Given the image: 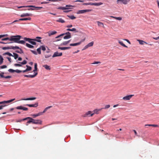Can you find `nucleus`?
<instances>
[{
  "label": "nucleus",
  "mask_w": 159,
  "mask_h": 159,
  "mask_svg": "<svg viewBox=\"0 0 159 159\" xmlns=\"http://www.w3.org/2000/svg\"><path fill=\"white\" fill-rule=\"evenodd\" d=\"M21 37V36L19 35L12 36L10 37V41L18 43V40L20 39Z\"/></svg>",
  "instance_id": "nucleus-1"
},
{
  "label": "nucleus",
  "mask_w": 159,
  "mask_h": 159,
  "mask_svg": "<svg viewBox=\"0 0 159 159\" xmlns=\"http://www.w3.org/2000/svg\"><path fill=\"white\" fill-rule=\"evenodd\" d=\"M93 112L91 111H89L83 115L82 116L84 117L87 116H92L94 115V113H93Z\"/></svg>",
  "instance_id": "nucleus-2"
},
{
  "label": "nucleus",
  "mask_w": 159,
  "mask_h": 159,
  "mask_svg": "<svg viewBox=\"0 0 159 159\" xmlns=\"http://www.w3.org/2000/svg\"><path fill=\"white\" fill-rule=\"evenodd\" d=\"M24 39L25 41H28L30 43L33 45H35L36 44V43L34 41H34V39H31L26 37L24 38Z\"/></svg>",
  "instance_id": "nucleus-3"
},
{
  "label": "nucleus",
  "mask_w": 159,
  "mask_h": 159,
  "mask_svg": "<svg viewBox=\"0 0 159 159\" xmlns=\"http://www.w3.org/2000/svg\"><path fill=\"white\" fill-rule=\"evenodd\" d=\"M70 7H74V6L70 5H66L65 7H58L57 8L58 9H61L62 10H68L69 9H70L71 8H69Z\"/></svg>",
  "instance_id": "nucleus-4"
},
{
  "label": "nucleus",
  "mask_w": 159,
  "mask_h": 159,
  "mask_svg": "<svg viewBox=\"0 0 159 159\" xmlns=\"http://www.w3.org/2000/svg\"><path fill=\"white\" fill-rule=\"evenodd\" d=\"M19 48V47L17 46H10V47H4L2 48V49L3 50H6V49H13L14 50H15V48Z\"/></svg>",
  "instance_id": "nucleus-5"
},
{
  "label": "nucleus",
  "mask_w": 159,
  "mask_h": 159,
  "mask_svg": "<svg viewBox=\"0 0 159 159\" xmlns=\"http://www.w3.org/2000/svg\"><path fill=\"white\" fill-rule=\"evenodd\" d=\"M30 119L33 120L32 123L36 124H41L42 121L40 120H34L32 118L30 117Z\"/></svg>",
  "instance_id": "nucleus-6"
},
{
  "label": "nucleus",
  "mask_w": 159,
  "mask_h": 159,
  "mask_svg": "<svg viewBox=\"0 0 159 159\" xmlns=\"http://www.w3.org/2000/svg\"><path fill=\"white\" fill-rule=\"evenodd\" d=\"M91 9L83 10L79 11L77 13L78 14H83L86 12H89L92 11Z\"/></svg>",
  "instance_id": "nucleus-7"
},
{
  "label": "nucleus",
  "mask_w": 159,
  "mask_h": 159,
  "mask_svg": "<svg viewBox=\"0 0 159 159\" xmlns=\"http://www.w3.org/2000/svg\"><path fill=\"white\" fill-rule=\"evenodd\" d=\"M134 96V95H130L126 96L123 98L122 99L124 100H129L131 98Z\"/></svg>",
  "instance_id": "nucleus-8"
},
{
  "label": "nucleus",
  "mask_w": 159,
  "mask_h": 159,
  "mask_svg": "<svg viewBox=\"0 0 159 159\" xmlns=\"http://www.w3.org/2000/svg\"><path fill=\"white\" fill-rule=\"evenodd\" d=\"M18 8H20L22 7H33L36 9H39V7H36L35 6H32V5H30V6H24L20 7H17Z\"/></svg>",
  "instance_id": "nucleus-9"
},
{
  "label": "nucleus",
  "mask_w": 159,
  "mask_h": 159,
  "mask_svg": "<svg viewBox=\"0 0 159 159\" xmlns=\"http://www.w3.org/2000/svg\"><path fill=\"white\" fill-rule=\"evenodd\" d=\"M130 1V0H117V3L122 2L124 4H126Z\"/></svg>",
  "instance_id": "nucleus-10"
},
{
  "label": "nucleus",
  "mask_w": 159,
  "mask_h": 159,
  "mask_svg": "<svg viewBox=\"0 0 159 159\" xmlns=\"http://www.w3.org/2000/svg\"><path fill=\"white\" fill-rule=\"evenodd\" d=\"M62 52H55L54 53L53 56L52 57H56L61 56L62 55Z\"/></svg>",
  "instance_id": "nucleus-11"
},
{
  "label": "nucleus",
  "mask_w": 159,
  "mask_h": 159,
  "mask_svg": "<svg viewBox=\"0 0 159 159\" xmlns=\"http://www.w3.org/2000/svg\"><path fill=\"white\" fill-rule=\"evenodd\" d=\"M93 43L94 42L93 41L89 43L87 45L84 47V48L83 49V50H84L89 47L92 46L93 44Z\"/></svg>",
  "instance_id": "nucleus-12"
},
{
  "label": "nucleus",
  "mask_w": 159,
  "mask_h": 159,
  "mask_svg": "<svg viewBox=\"0 0 159 159\" xmlns=\"http://www.w3.org/2000/svg\"><path fill=\"white\" fill-rule=\"evenodd\" d=\"M15 100V98L13 99L9 100H8L7 101H4L2 102H0V104H4L5 103H10L11 102H12L13 101H14Z\"/></svg>",
  "instance_id": "nucleus-13"
},
{
  "label": "nucleus",
  "mask_w": 159,
  "mask_h": 159,
  "mask_svg": "<svg viewBox=\"0 0 159 159\" xmlns=\"http://www.w3.org/2000/svg\"><path fill=\"white\" fill-rule=\"evenodd\" d=\"M16 108L17 109L23 110L24 111H27L28 110V108H27L21 106H18L16 107Z\"/></svg>",
  "instance_id": "nucleus-14"
},
{
  "label": "nucleus",
  "mask_w": 159,
  "mask_h": 159,
  "mask_svg": "<svg viewBox=\"0 0 159 159\" xmlns=\"http://www.w3.org/2000/svg\"><path fill=\"white\" fill-rule=\"evenodd\" d=\"M26 105L30 107H36L38 106V103L37 102L34 104H26Z\"/></svg>",
  "instance_id": "nucleus-15"
},
{
  "label": "nucleus",
  "mask_w": 159,
  "mask_h": 159,
  "mask_svg": "<svg viewBox=\"0 0 159 159\" xmlns=\"http://www.w3.org/2000/svg\"><path fill=\"white\" fill-rule=\"evenodd\" d=\"M69 34H71L69 32H66V33L62 34H60V35L56 37V38L57 39V38H60V37H61V36L64 35H69Z\"/></svg>",
  "instance_id": "nucleus-16"
},
{
  "label": "nucleus",
  "mask_w": 159,
  "mask_h": 159,
  "mask_svg": "<svg viewBox=\"0 0 159 159\" xmlns=\"http://www.w3.org/2000/svg\"><path fill=\"white\" fill-rule=\"evenodd\" d=\"M32 14L28 13H23L21 14L20 16L21 17H24L25 16H31Z\"/></svg>",
  "instance_id": "nucleus-17"
},
{
  "label": "nucleus",
  "mask_w": 159,
  "mask_h": 159,
  "mask_svg": "<svg viewBox=\"0 0 159 159\" xmlns=\"http://www.w3.org/2000/svg\"><path fill=\"white\" fill-rule=\"evenodd\" d=\"M70 48V47H59L58 48V49H61V50H65L66 49H69Z\"/></svg>",
  "instance_id": "nucleus-18"
},
{
  "label": "nucleus",
  "mask_w": 159,
  "mask_h": 159,
  "mask_svg": "<svg viewBox=\"0 0 159 159\" xmlns=\"http://www.w3.org/2000/svg\"><path fill=\"white\" fill-rule=\"evenodd\" d=\"M102 109V108L100 109H96L93 110V113H94V114H98L99 113V112Z\"/></svg>",
  "instance_id": "nucleus-19"
},
{
  "label": "nucleus",
  "mask_w": 159,
  "mask_h": 159,
  "mask_svg": "<svg viewBox=\"0 0 159 159\" xmlns=\"http://www.w3.org/2000/svg\"><path fill=\"white\" fill-rule=\"evenodd\" d=\"M137 41L139 42V43L141 45H143L144 43H145L146 44H148V43L144 41L143 40L138 39Z\"/></svg>",
  "instance_id": "nucleus-20"
},
{
  "label": "nucleus",
  "mask_w": 159,
  "mask_h": 159,
  "mask_svg": "<svg viewBox=\"0 0 159 159\" xmlns=\"http://www.w3.org/2000/svg\"><path fill=\"white\" fill-rule=\"evenodd\" d=\"M36 99V98L33 97L31 98H27L22 99L21 100H35Z\"/></svg>",
  "instance_id": "nucleus-21"
},
{
  "label": "nucleus",
  "mask_w": 159,
  "mask_h": 159,
  "mask_svg": "<svg viewBox=\"0 0 159 159\" xmlns=\"http://www.w3.org/2000/svg\"><path fill=\"white\" fill-rule=\"evenodd\" d=\"M81 43V42H78V43H70V46H77V45H80Z\"/></svg>",
  "instance_id": "nucleus-22"
},
{
  "label": "nucleus",
  "mask_w": 159,
  "mask_h": 159,
  "mask_svg": "<svg viewBox=\"0 0 159 159\" xmlns=\"http://www.w3.org/2000/svg\"><path fill=\"white\" fill-rule=\"evenodd\" d=\"M70 40H69L68 41H65L61 43V45H66L67 44L69 43L70 42Z\"/></svg>",
  "instance_id": "nucleus-23"
},
{
  "label": "nucleus",
  "mask_w": 159,
  "mask_h": 159,
  "mask_svg": "<svg viewBox=\"0 0 159 159\" xmlns=\"http://www.w3.org/2000/svg\"><path fill=\"white\" fill-rule=\"evenodd\" d=\"M67 31H75V32H78V31L75 28H73L72 29H68L66 30Z\"/></svg>",
  "instance_id": "nucleus-24"
},
{
  "label": "nucleus",
  "mask_w": 159,
  "mask_h": 159,
  "mask_svg": "<svg viewBox=\"0 0 159 159\" xmlns=\"http://www.w3.org/2000/svg\"><path fill=\"white\" fill-rule=\"evenodd\" d=\"M19 49L20 50V51H18V50H16V52L20 53V54L24 53L23 51L22 50L21 48H20L19 47V48H15V49Z\"/></svg>",
  "instance_id": "nucleus-25"
},
{
  "label": "nucleus",
  "mask_w": 159,
  "mask_h": 159,
  "mask_svg": "<svg viewBox=\"0 0 159 159\" xmlns=\"http://www.w3.org/2000/svg\"><path fill=\"white\" fill-rule=\"evenodd\" d=\"M41 115H42V113L40 112L38 114H33L32 116L34 118H35V117L40 116Z\"/></svg>",
  "instance_id": "nucleus-26"
},
{
  "label": "nucleus",
  "mask_w": 159,
  "mask_h": 159,
  "mask_svg": "<svg viewBox=\"0 0 159 159\" xmlns=\"http://www.w3.org/2000/svg\"><path fill=\"white\" fill-rule=\"evenodd\" d=\"M52 107V106H49L48 107H46L43 110V111L42 112H41V113H42V115H43V113L45 112L47 110L51 108Z\"/></svg>",
  "instance_id": "nucleus-27"
},
{
  "label": "nucleus",
  "mask_w": 159,
  "mask_h": 159,
  "mask_svg": "<svg viewBox=\"0 0 159 159\" xmlns=\"http://www.w3.org/2000/svg\"><path fill=\"white\" fill-rule=\"evenodd\" d=\"M12 57L14 58L15 59H16L18 57V55L15 53H13Z\"/></svg>",
  "instance_id": "nucleus-28"
},
{
  "label": "nucleus",
  "mask_w": 159,
  "mask_h": 159,
  "mask_svg": "<svg viewBox=\"0 0 159 159\" xmlns=\"http://www.w3.org/2000/svg\"><path fill=\"white\" fill-rule=\"evenodd\" d=\"M41 39V38L39 37H37L36 38V39H34V41H36L39 42H41V40L40 39Z\"/></svg>",
  "instance_id": "nucleus-29"
},
{
  "label": "nucleus",
  "mask_w": 159,
  "mask_h": 159,
  "mask_svg": "<svg viewBox=\"0 0 159 159\" xmlns=\"http://www.w3.org/2000/svg\"><path fill=\"white\" fill-rule=\"evenodd\" d=\"M43 66L47 70H51V68L50 66L47 65H44Z\"/></svg>",
  "instance_id": "nucleus-30"
},
{
  "label": "nucleus",
  "mask_w": 159,
  "mask_h": 159,
  "mask_svg": "<svg viewBox=\"0 0 159 159\" xmlns=\"http://www.w3.org/2000/svg\"><path fill=\"white\" fill-rule=\"evenodd\" d=\"M56 21L57 22H61L62 23L65 22V21L61 18H59L58 20H57Z\"/></svg>",
  "instance_id": "nucleus-31"
},
{
  "label": "nucleus",
  "mask_w": 159,
  "mask_h": 159,
  "mask_svg": "<svg viewBox=\"0 0 159 159\" xmlns=\"http://www.w3.org/2000/svg\"><path fill=\"white\" fill-rule=\"evenodd\" d=\"M118 43L122 46H123L124 47H126V48H128L127 46L125 45L123 43V42L120 40H119L118 41Z\"/></svg>",
  "instance_id": "nucleus-32"
},
{
  "label": "nucleus",
  "mask_w": 159,
  "mask_h": 159,
  "mask_svg": "<svg viewBox=\"0 0 159 159\" xmlns=\"http://www.w3.org/2000/svg\"><path fill=\"white\" fill-rule=\"evenodd\" d=\"M31 19V18L29 17V18H26L20 19H19V20H30Z\"/></svg>",
  "instance_id": "nucleus-33"
},
{
  "label": "nucleus",
  "mask_w": 159,
  "mask_h": 159,
  "mask_svg": "<svg viewBox=\"0 0 159 159\" xmlns=\"http://www.w3.org/2000/svg\"><path fill=\"white\" fill-rule=\"evenodd\" d=\"M145 126H152L154 127H158V125H151V124H146L145 125Z\"/></svg>",
  "instance_id": "nucleus-34"
},
{
  "label": "nucleus",
  "mask_w": 159,
  "mask_h": 159,
  "mask_svg": "<svg viewBox=\"0 0 159 159\" xmlns=\"http://www.w3.org/2000/svg\"><path fill=\"white\" fill-rule=\"evenodd\" d=\"M71 34H69V35H66L64 37V39H67L71 38Z\"/></svg>",
  "instance_id": "nucleus-35"
},
{
  "label": "nucleus",
  "mask_w": 159,
  "mask_h": 159,
  "mask_svg": "<svg viewBox=\"0 0 159 159\" xmlns=\"http://www.w3.org/2000/svg\"><path fill=\"white\" fill-rule=\"evenodd\" d=\"M57 33V32L56 31H53L50 32L48 33L49 36H50L51 35H54V34H56Z\"/></svg>",
  "instance_id": "nucleus-36"
},
{
  "label": "nucleus",
  "mask_w": 159,
  "mask_h": 159,
  "mask_svg": "<svg viewBox=\"0 0 159 159\" xmlns=\"http://www.w3.org/2000/svg\"><path fill=\"white\" fill-rule=\"evenodd\" d=\"M97 23H98V26H101L103 27L104 25H103V24L102 23L99 22V21H97Z\"/></svg>",
  "instance_id": "nucleus-37"
},
{
  "label": "nucleus",
  "mask_w": 159,
  "mask_h": 159,
  "mask_svg": "<svg viewBox=\"0 0 159 159\" xmlns=\"http://www.w3.org/2000/svg\"><path fill=\"white\" fill-rule=\"evenodd\" d=\"M110 17L115 18V19L118 20H122V18L120 17H114L113 16H110Z\"/></svg>",
  "instance_id": "nucleus-38"
},
{
  "label": "nucleus",
  "mask_w": 159,
  "mask_h": 159,
  "mask_svg": "<svg viewBox=\"0 0 159 159\" xmlns=\"http://www.w3.org/2000/svg\"><path fill=\"white\" fill-rule=\"evenodd\" d=\"M3 59L2 56L0 55V65H1L3 62Z\"/></svg>",
  "instance_id": "nucleus-39"
},
{
  "label": "nucleus",
  "mask_w": 159,
  "mask_h": 159,
  "mask_svg": "<svg viewBox=\"0 0 159 159\" xmlns=\"http://www.w3.org/2000/svg\"><path fill=\"white\" fill-rule=\"evenodd\" d=\"M37 64L36 63H35V64H34V69L33 70V71L35 73H36L35 71H37Z\"/></svg>",
  "instance_id": "nucleus-40"
},
{
  "label": "nucleus",
  "mask_w": 159,
  "mask_h": 159,
  "mask_svg": "<svg viewBox=\"0 0 159 159\" xmlns=\"http://www.w3.org/2000/svg\"><path fill=\"white\" fill-rule=\"evenodd\" d=\"M26 45L27 47L30 48H33L34 47L33 45H32L28 43H26Z\"/></svg>",
  "instance_id": "nucleus-41"
},
{
  "label": "nucleus",
  "mask_w": 159,
  "mask_h": 159,
  "mask_svg": "<svg viewBox=\"0 0 159 159\" xmlns=\"http://www.w3.org/2000/svg\"><path fill=\"white\" fill-rule=\"evenodd\" d=\"M67 16L71 20H74L76 18V17L74 16Z\"/></svg>",
  "instance_id": "nucleus-42"
},
{
  "label": "nucleus",
  "mask_w": 159,
  "mask_h": 159,
  "mask_svg": "<svg viewBox=\"0 0 159 159\" xmlns=\"http://www.w3.org/2000/svg\"><path fill=\"white\" fill-rule=\"evenodd\" d=\"M37 74H38V73L36 72V73H35V74L34 75H30V78H33L34 77L37 75Z\"/></svg>",
  "instance_id": "nucleus-43"
},
{
  "label": "nucleus",
  "mask_w": 159,
  "mask_h": 159,
  "mask_svg": "<svg viewBox=\"0 0 159 159\" xmlns=\"http://www.w3.org/2000/svg\"><path fill=\"white\" fill-rule=\"evenodd\" d=\"M102 4V3L101 2H100L99 3H94V5L96 6H99Z\"/></svg>",
  "instance_id": "nucleus-44"
},
{
  "label": "nucleus",
  "mask_w": 159,
  "mask_h": 159,
  "mask_svg": "<svg viewBox=\"0 0 159 159\" xmlns=\"http://www.w3.org/2000/svg\"><path fill=\"white\" fill-rule=\"evenodd\" d=\"M25 43V42L24 40H18V43H20L22 44H24Z\"/></svg>",
  "instance_id": "nucleus-45"
},
{
  "label": "nucleus",
  "mask_w": 159,
  "mask_h": 159,
  "mask_svg": "<svg viewBox=\"0 0 159 159\" xmlns=\"http://www.w3.org/2000/svg\"><path fill=\"white\" fill-rule=\"evenodd\" d=\"M26 66L27 67V68L26 69L27 71H30L31 70L32 68L31 67L28 66V65H26Z\"/></svg>",
  "instance_id": "nucleus-46"
},
{
  "label": "nucleus",
  "mask_w": 159,
  "mask_h": 159,
  "mask_svg": "<svg viewBox=\"0 0 159 159\" xmlns=\"http://www.w3.org/2000/svg\"><path fill=\"white\" fill-rule=\"evenodd\" d=\"M10 38L7 37V38L2 39V41H5V40H9L10 41Z\"/></svg>",
  "instance_id": "nucleus-47"
},
{
  "label": "nucleus",
  "mask_w": 159,
  "mask_h": 159,
  "mask_svg": "<svg viewBox=\"0 0 159 159\" xmlns=\"http://www.w3.org/2000/svg\"><path fill=\"white\" fill-rule=\"evenodd\" d=\"M27 61L25 60H24L22 62H19V63H21V65H25L27 63Z\"/></svg>",
  "instance_id": "nucleus-48"
},
{
  "label": "nucleus",
  "mask_w": 159,
  "mask_h": 159,
  "mask_svg": "<svg viewBox=\"0 0 159 159\" xmlns=\"http://www.w3.org/2000/svg\"><path fill=\"white\" fill-rule=\"evenodd\" d=\"M41 48L40 47L38 48L37 50V51L39 54H40L41 53Z\"/></svg>",
  "instance_id": "nucleus-49"
},
{
  "label": "nucleus",
  "mask_w": 159,
  "mask_h": 159,
  "mask_svg": "<svg viewBox=\"0 0 159 159\" xmlns=\"http://www.w3.org/2000/svg\"><path fill=\"white\" fill-rule=\"evenodd\" d=\"M8 71L11 73H13L15 72V70H14L12 69H10L8 70Z\"/></svg>",
  "instance_id": "nucleus-50"
},
{
  "label": "nucleus",
  "mask_w": 159,
  "mask_h": 159,
  "mask_svg": "<svg viewBox=\"0 0 159 159\" xmlns=\"http://www.w3.org/2000/svg\"><path fill=\"white\" fill-rule=\"evenodd\" d=\"M8 36V35L7 34L0 35V39L2 37L7 36Z\"/></svg>",
  "instance_id": "nucleus-51"
},
{
  "label": "nucleus",
  "mask_w": 159,
  "mask_h": 159,
  "mask_svg": "<svg viewBox=\"0 0 159 159\" xmlns=\"http://www.w3.org/2000/svg\"><path fill=\"white\" fill-rule=\"evenodd\" d=\"M14 65L15 66H19V67L22 66V65L21 64H19L16 63V64H14Z\"/></svg>",
  "instance_id": "nucleus-52"
},
{
  "label": "nucleus",
  "mask_w": 159,
  "mask_h": 159,
  "mask_svg": "<svg viewBox=\"0 0 159 159\" xmlns=\"http://www.w3.org/2000/svg\"><path fill=\"white\" fill-rule=\"evenodd\" d=\"M4 54L8 55L9 56H12V55L11 53H9V52H6Z\"/></svg>",
  "instance_id": "nucleus-53"
},
{
  "label": "nucleus",
  "mask_w": 159,
  "mask_h": 159,
  "mask_svg": "<svg viewBox=\"0 0 159 159\" xmlns=\"http://www.w3.org/2000/svg\"><path fill=\"white\" fill-rule=\"evenodd\" d=\"M7 67V66L6 65H3L0 66V68L1 69H4L5 68Z\"/></svg>",
  "instance_id": "nucleus-54"
},
{
  "label": "nucleus",
  "mask_w": 159,
  "mask_h": 159,
  "mask_svg": "<svg viewBox=\"0 0 159 159\" xmlns=\"http://www.w3.org/2000/svg\"><path fill=\"white\" fill-rule=\"evenodd\" d=\"M15 72L17 73H20L22 72V70H15Z\"/></svg>",
  "instance_id": "nucleus-55"
},
{
  "label": "nucleus",
  "mask_w": 159,
  "mask_h": 159,
  "mask_svg": "<svg viewBox=\"0 0 159 159\" xmlns=\"http://www.w3.org/2000/svg\"><path fill=\"white\" fill-rule=\"evenodd\" d=\"M40 48H41L42 50L43 51H45L46 50V48L44 46H41Z\"/></svg>",
  "instance_id": "nucleus-56"
},
{
  "label": "nucleus",
  "mask_w": 159,
  "mask_h": 159,
  "mask_svg": "<svg viewBox=\"0 0 159 159\" xmlns=\"http://www.w3.org/2000/svg\"><path fill=\"white\" fill-rule=\"evenodd\" d=\"M110 107V106L109 105H106L105 106L104 108L105 109H107V108H109Z\"/></svg>",
  "instance_id": "nucleus-57"
},
{
  "label": "nucleus",
  "mask_w": 159,
  "mask_h": 159,
  "mask_svg": "<svg viewBox=\"0 0 159 159\" xmlns=\"http://www.w3.org/2000/svg\"><path fill=\"white\" fill-rule=\"evenodd\" d=\"M30 51L34 54L37 55V52L36 51L33 50H30Z\"/></svg>",
  "instance_id": "nucleus-58"
},
{
  "label": "nucleus",
  "mask_w": 159,
  "mask_h": 159,
  "mask_svg": "<svg viewBox=\"0 0 159 159\" xmlns=\"http://www.w3.org/2000/svg\"><path fill=\"white\" fill-rule=\"evenodd\" d=\"M30 119V120L27 121V122L26 123L27 124H29L31 123H32L33 120L30 119Z\"/></svg>",
  "instance_id": "nucleus-59"
},
{
  "label": "nucleus",
  "mask_w": 159,
  "mask_h": 159,
  "mask_svg": "<svg viewBox=\"0 0 159 159\" xmlns=\"http://www.w3.org/2000/svg\"><path fill=\"white\" fill-rule=\"evenodd\" d=\"M30 117H27L26 118H24L23 119H22L21 121H24V120H26L27 119H30Z\"/></svg>",
  "instance_id": "nucleus-60"
},
{
  "label": "nucleus",
  "mask_w": 159,
  "mask_h": 159,
  "mask_svg": "<svg viewBox=\"0 0 159 159\" xmlns=\"http://www.w3.org/2000/svg\"><path fill=\"white\" fill-rule=\"evenodd\" d=\"M101 62L100 61H95L93 63H92V64H98L100 63Z\"/></svg>",
  "instance_id": "nucleus-61"
},
{
  "label": "nucleus",
  "mask_w": 159,
  "mask_h": 159,
  "mask_svg": "<svg viewBox=\"0 0 159 159\" xmlns=\"http://www.w3.org/2000/svg\"><path fill=\"white\" fill-rule=\"evenodd\" d=\"M49 3L48 2L44 1V2H41V4H47V3Z\"/></svg>",
  "instance_id": "nucleus-62"
},
{
  "label": "nucleus",
  "mask_w": 159,
  "mask_h": 159,
  "mask_svg": "<svg viewBox=\"0 0 159 159\" xmlns=\"http://www.w3.org/2000/svg\"><path fill=\"white\" fill-rule=\"evenodd\" d=\"M51 56V55H45V57L46 58H48L50 57Z\"/></svg>",
  "instance_id": "nucleus-63"
},
{
  "label": "nucleus",
  "mask_w": 159,
  "mask_h": 159,
  "mask_svg": "<svg viewBox=\"0 0 159 159\" xmlns=\"http://www.w3.org/2000/svg\"><path fill=\"white\" fill-rule=\"evenodd\" d=\"M153 39H154L157 40L159 39V36L155 38V37H153Z\"/></svg>",
  "instance_id": "nucleus-64"
}]
</instances>
